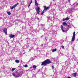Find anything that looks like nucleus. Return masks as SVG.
Returning <instances> with one entry per match:
<instances>
[{
	"mask_svg": "<svg viewBox=\"0 0 78 78\" xmlns=\"http://www.w3.org/2000/svg\"><path fill=\"white\" fill-rule=\"evenodd\" d=\"M73 36L75 37V32H74Z\"/></svg>",
	"mask_w": 78,
	"mask_h": 78,
	"instance_id": "412c9836",
	"label": "nucleus"
},
{
	"mask_svg": "<svg viewBox=\"0 0 78 78\" xmlns=\"http://www.w3.org/2000/svg\"><path fill=\"white\" fill-rule=\"evenodd\" d=\"M33 68L34 70L36 69V65H33Z\"/></svg>",
	"mask_w": 78,
	"mask_h": 78,
	"instance_id": "4468645a",
	"label": "nucleus"
},
{
	"mask_svg": "<svg viewBox=\"0 0 78 78\" xmlns=\"http://www.w3.org/2000/svg\"><path fill=\"white\" fill-rule=\"evenodd\" d=\"M23 69H21L19 73H17L16 72L12 73V75L14 76H15V78H18L20 76H21L23 74Z\"/></svg>",
	"mask_w": 78,
	"mask_h": 78,
	"instance_id": "f257e3e1",
	"label": "nucleus"
},
{
	"mask_svg": "<svg viewBox=\"0 0 78 78\" xmlns=\"http://www.w3.org/2000/svg\"><path fill=\"white\" fill-rule=\"evenodd\" d=\"M61 47H62V48L63 49H64V46H62Z\"/></svg>",
	"mask_w": 78,
	"mask_h": 78,
	"instance_id": "bb28decb",
	"label": "nucleus"
},
{
	"mask_svg": "<svg viewBox=\"0 0 78 78\" xmlns=\"http://www.w3.org/2000/svg\"><path fill=\"white\" fill-rule=\"evenodd\" d=\"M69 18L68 17H67L65 19L63 18L62 19L63 21H65V20H69Z\"/></svg>",
	"mask_w": 78,
	"mask_h": 78,
	"instance_id": "9d476101",
	"label": "nucleus"
},
{
	"mask_svg": "<svg viewBox=\"0 0 78 78\" xmlns=\"http://www.w3.org/2000/svg\"><path fill=\"white\" fill-rule=\"evenodd\" d=\"M53 6H56V4H55L54 5H53Z\"/></svg>",
	"mask_w": 78,
	"mask_h": 78,
	"instance_id": "473e14b6",
	"label": "nucleus"
},
{
	"mask_svg": "<svg viewBox=\"0 0 78 78\" xmlns=\"http://www.w3.org/2000/svg\"><path fill=\"white\" fill-rule=\"evenodd\" d=\"M75 37L73 36L72 39V42H73L75 41Z\"/></svg>",
	"mask_w": 78,
	"mask_h": 78,
	"instance_id": "f8f14e48",
	"label": "nucleus"
},
{
	"mask_svg": "<svg viewBox=\"0 0 78 78\" xmlns=\"http://www.w3.org/2000/svg\"><path fill=\"white\" fill-rule=\"evenodd\" d=\"M40 10H41V8H40L38 6H37V8H36V11H37L38 14H39Z\"/></svg>",
	"mask_w": 78,
	"mask_h": 78,
	"instance_id": "7ed1b4c3",
	"label": "nucleus"
},
{
	"mask_svg": "<svg viewBox=\"0 0 78 78\" xmlns=\"http://www.w3.org/2000/svg\"><path fill=\"white\" fill-rule=\"evenodd\" d=\"M32 1H33L32 0H31L30 1V2L29 4V5L28 6V8H29V7H30V5H31V3H32Z\"/></svg>",
	"mask_w": 78,
	"mask_h": 78,
	"instance_id": "f3484780",
	"label": "nucleus"
},
{
	"mask_svg": "<svg viewBox=\"0 0 78 78\" xmlns=\"http://www.w3.org/2000/svg\"><path fill=\"white\" fill-rule=\"evenodd\" d=\"M15 61L16 63H19V62H20L19 60H16Z\"/></svg>",
	"mask_w": 78,
	"mask_h": 78,
	"instance_id": "a211bd4d",
	"label": "nucleus"
},
{
	"mask_svg": "<svg viewBox=\"0 0 78 78\" xmlns=\"http://www.w3.org/2000/svg\"><path fill=\"white\" fill-rule=\"evenodd\" d=\"M39 0V1H40V0Z\"/></svg>",
	"mask_w": 78,
	"mask_h": 78,
	"instance_id": "f704fd0d",
	"label": "nucleus"
},
{
	"mask_svg": "<svg viewBox=\"0 0 78 78\" xmlns=\"http://www.w3.org/2000/svg\"><path fill=\"white\" fill-rule=\"evenodd\" d=\"M74 77H76V73H75L74 74Z\"/></svg>",
	"mask_w": 78,
	"mask_h": 78,
	"instance_id": "4be33fe9",
	"label": "nucleus"
},
{
	"mask_svg": "<svg viewBox=\"0 0 78 78\" xmlns=\"http://www.w3.org/2000/svg\"><path fill=\"white\" fill-rule=\"evenodd\" d=\"M16 6H16L15 5H14L12 7V8L11 9H14V8H16Z\"/></svg>",
	"mask_w": 78,
	"mask_h": 78,
	"instance_id": "2eb2a0df",
	"label": "nucleus"
},
{
	"mask_svg": "<svg viewBox=\"0 0 78 78\" xmlns=\"http://www.w3.org/2000/svg\"><path fill=\"white\" fill-rule=\"evenodd\" d=\"M34 31H35L36 33H37V31H38V30H37V29H35Z\"/></svg>",
	"mask_w": 78,
	"mask_h": 78,
	"instance_id": "c85d7f7f",
	"label": "nucleus"
},
{
	"mask_svg": "<svg viewBox=\"0 0 78 78\" xmlns=\"http://www.w3.org/2000/svg\"><path fill=\"white\" fill-rule=\"evenodd\" d=\"M63 27H64L62 25L61 26V29L62 31L64 33V32H65V30H64V29Z\"/></svg>",
	"mask_w": 78,
	"mask_h": 78,
	"instance_id": "1a4fd4ad",
	"label": "nucleus"
},
{
	"mask_svg": "<svg viewBox=\"0 0 78 78\" xmlns=\"http://www.w3.org/2000/svg\"><path fill=\"white\" fill-rule=\"evenodd\" d=\"M16 36L14 35H12V34H9V37H10L11 38H13V37H14L15 36Z\"/></svg>",
	"mask_w": 78,
	"mask_h": 78,
	"instance_id": "0eeeda50",
	"label": "nucleus"
},
{
	"mask_svg": "<svg viewBox=\"0 0 78 78\" xmlns=\"http://www.w3.org/2000/svg\"><path fill=\"white\" fill-rule=\"evenodd\" d=\"M3 31L6 35H8V34L7 33V29H4L3 30Z\"/></svg>",
	"mask_w": 78,
	"mask_h": 78,
	"instance_id": "423d86ee",
	"label": "nucleus"
},
{
	"mask_svg": "<svg viewBox=\"0 0 78 78\" xmlns=\"http://www.w3.org/2000/svg\"><path fill=\"white\" fill-rule=\"evenodd\" d=\"M31 20H34V19L33 17H31Z\"/></svg>",
	"mask_w": 78,
	"mask_h": 78,
	"instance_id": "cd10ccee",
	"label": "nucleus"
},
{
	"mask_svg": "<svg viewBox=\"0 0 78 78\" xmlns=\"http://www.w3.org/2000/svg\"><path fill=\"white\" fill-rule=\"evenodd\" d=\"M51 63V62L50 61V60L48 59L42 62L41 66H45L47 64H50Z\"/></svg>",
	"mask_w": 78,
	"mask_h": 78,
	"instance_id": "f03ea898",
	"label": "nucleus"
},
{
	"mask_svg": "<svg viewBox=\"0 0 78 78\" xmlns=\"http://www.w3.org/2000/svg\"><path fill=\"white\" fill-rule=\"evenodd\" d=\"M35 6H38V3H37V2L36 0H35Z\"/></svg>",
	"mask_w": 78,
	"mask_h": 78,
	"instance_id": "ddd939ff",
	"label": "nucleus"
},
{
	"mask_svg": "<svg viewBox=\"0 0 78 78\" xmlns=\"http://www.w3.org/2000/svg\"><path fill=\"white\" fill-rule=\"evenodd\" d=\"M15 70V68H12V71L13 72V71H14Z\"/></svg>",
	"mask_w": 78,
	"mask_h": 78,
	"instance_id": "393cba45",
	"label": "nucleus"
},
{
	"mask_svg": "<svg viewBox=\"0 0 78 78\" xmlns=\"http://www.w3.org/2000/svg\"><path fill=\"white\" fill-rule=\"evenodd\" d=\"M44 11H47V9H49V8H50L49 7H47L46 8V6H44Z\"/></svg>",
	"mask_w": 78,
	"mask_h": 78,
	"instance_id": "6e6552de",
	"label": "nucleus"
},
{
	"mask_svg": "<svg viewBox=\"0 0 78 78\" xmlns=\"http://www.w3.org/2000/svg\"><path fill=\"white\" fill-rule=\"evenodd\" d=\"M19 5V3L18 2V3H17V4H16L15 5H16V6H17V5Z\"/></svg>",
	"mask_w": 78,
	"mask_h": 78,
	"instance_id": "c756f323",
	"label": "nucleus"
},
{
	"mask_svg": "<svg viewBox=\"0 0 78 78\" xmlns=\"http://www.w3.org/2000/svg\"><path fill=\"white\" fill-rule=\"evenodd\" d=\"M68 78H71V77H68Z\"/></svg>",
	"mask_w": 78,
	"mask_h": 78,
	"instance_id": "72a5a7b5",
	"label": "nucleus"
},
{
	"mask_svg": "<svg viewBox=\"0 0 78 78\" xmlns=\"http://www.w3.org/2000/svg\"><path fill=\"white\" fill-rule=\"evenodd\" d=\"M68 2L70 3V0H68Z\"/></svg>",
	"mask_w": 78,
	"mask_h": 78,
	"instance_id": "7c9ffc66",
	"label": "nucleus"
},
{
	"mask_svg": "<svg viewBox=\"0 0 78 78\" xmlns=\"http://www.w3.org/2000/svg\"><path fill=\"white\" fill-rule=\"evenodd\" d=\"M74 8H70L68 10V11L69 13H71L73 11H74Z\"/></svg>",
	"mask_w": 78,
	"mask_h": 78,
	"instance_id": "20e7f679",
	"label": "nucleus"
},
{
	"mask_svg": "<svg viewBox=\"0 0 78 78\" xmlns=\"http://www.w3.org/2000/svg\"><path fill=\"white\" fill-rule=\"evenodd\" d=\"M67 26L68 27V28H71V26L70 25H67Z\"/></svg>",
	"mask_w": 78,
	"mask_h": 78,
	"instance_id": "a878e982",
	"label": "nucleus"
},
{
	"mask_svg": "<svg viewBox=\"0 0 78 78\" xmlns=\"http://www.w3.org/2000/svg\"><path fill=\"white\" fill-rule=\"evenodd\" d=\"M78 3L76 4V3H74L73 5V6L75 7L76 6H78Z\"/></svg>",
	"mask_w": 78,
	"mask_h": 78,
	"instance_id": "9b49d317",
	"label": "nucleus"
},
{
	"mask_svg": "<svg viewBox=\"0 0 78 78\" xmlns=\"http://www.w3.org/2000/svg\"><path fill=\"white\" fill-rule=\"evenodd\" d=\"M24 67H28V65H25L23 66Z\"/></svg>",
	"mask_w": 78,
	"mask_h": 78,
	"instance_id": "b1692460",
	"label": "nucleus"
},
{
	"mask_svg": "<svg viewBox=\"0 0 78 78\" xmlns=\"http://www.w3.org/2000/svg\"><path fill=\"white\" fill-rule=\"evenodd\" d=\"M62 24L65 26H67V23L66 22H63L62 23Z\"/></svg>",
	"mask_w": 78,
	"mask_h": 78,
	"instance_id": "dca6fc26",
	"label": "nucleus"
},
{
	"mask_svg": "<svg viewBox=\"0 0 78 78\" xmlns=\"http://www.w3.org/2000/svg\"><path fill=\"white\" fill-rule=\"evenodd\" d=\"M7 13L8 14V15H11V12H7Z\"/></svg>",
	"mask_w": 78,
	"mask_h": 78,
	"instance_id": "5701e85b",
	"label": "nucleus"
},
{
	"mask_svg": "<svg viewBox=\"0 0 78 78\" xmlns=\"http://www.w3.org/2000/svg\"><path fill=\"white\" fill-rule=\"evenodd\" d=\"M52 69H53L54 68V67H53V66H52Z\"/></svg>",
	"mask_w": 78,
	"mask_h": 78,
	"instance_id": "2f4dec72",
	"label": "nucleus"
},
{
	"mask_svg": "<svg viewBox=\"0 0 78 78\" xmlns=\"http://www.w3.org/2000/svg\"><path fill=\"white\" fill-rule=\"evenodd\" d=\"M45 10H44L41 13V15H43V14L45 12Z\"/></svg>",
	"mask_w": 78,
	"mask_h": 78,
	"instance_id": "aec40b11",
	"label": "nucleus"
},
{
	"mask_svg": "<svg viewBox=\"0 0 78 78\" xmlns=\"http://www.w3.org/2000/svg\"><path fill=\"white\" fill-rule=\"evenodd\" d=\"M9 26H10V27L11 26V25H10Z\"/></svg>",
	"mask_w": 78,
	"mask_h": 78,
	"instance_id": "c9c22d12",
	"label": "nucleus"
},
{
	"mask_svg": "<svg viewBox=\"0 0 78 78\" xmlns=\"http://www.w3.org/2000/svg\"><path fill=\"white\" fill-rule=\"evenodd\" d=\"M44 25L42 24L41 25V27H42L43 28V30L44 31V32H45L46 33H47V29H45V28L44 27Z\"/></svg>",
	"mask_w": 78,
	"mask_h": 78,
	"instance_id": "39448f33",
	"label": "nucleus"
},
{
	"mask_svg": "<svg viewBox=\"0 0 78 78\" xmlns=\"http://www.w3.org/2000/svg\"><path fill=\"white\" fill-rule=\"evenodd\" d=\"M56 50H57L55 48L52 50V52H55V51H56Z\"/></svg>",
	"mask_w": 78,
	"mask_h": 78,
	"instance_id": "6ab92c4d",
	"label": "nucleus"
}]
</instances>
